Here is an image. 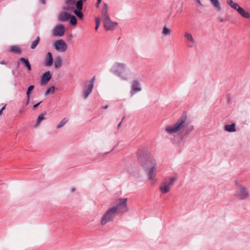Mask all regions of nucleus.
Masks as SVG:
<instances>
[{
	"instance_id": "obj_45",
	"label": "nucleus",
	"mask_w": 250,
	"mask_h": 250,
	"mask_svg": "<svg viewBox=\"0 0 250 250\" xmlns=\"http://www.w3.org/2000/svg\"><path fill=\"white\" fill-rule=\"evenodd\" d=\"M121 123H122V121H121V122H120L119 123V124H118V128H119V127H120V126H121Z\"/></svg>"
},
{
	"instance_id": "obj_13",
	"label": "nucleus",
	"mask_w": 250,
	"mask_h": 250,
	"mask_svg": "<svg viewBox=\"0 0 250 250\" xmlns=\"http://www.w3.org/2000/svg\"><path fill=\"white\" fill-rule=\"evenodd\" d=\"M83 9V6L81 5V1H77V4L76 5V9L73 11V13L77 16L80 19H83V15L82 10Z\"/></svg>"
},
{
	"instance_id": "obj_43",
	"label": "nucleus",
	"mask_w": 250,
	"mask_h": 250,
	"mask_svg": "<svg viewBox=\"0 0 250 250\" xmlns=\"http://www.w3.org/2000/svg\"><path fill=\"white\" fill-rule=\"evenodd\" d=\"M86 0H78V1H81V5L83 6V1H86Z\"/></svg>"
},
{
	"instance_id": "obj_23",
	"label": "nucleus",
	"mask_w": 250,
	"mask_h": 250,
	"mask_svg": "<svg viewBox=\"0 0 250 250\" xmlns=\"http://www.w3.org/2000/svg\"><path fill=\"white\" fill-rule=\"evenodd\" d=\"M62 60L61 57H57L55 59L54 62V66L56 68H59L62 66Z\"/></svg>"
},
{
	"instance_id": "obj_38",
	"label": "nucleus",
	"mask_w": 250,
	"mask_h": 250,
	"mask_svg": "<svg viewBox=\"0 0 250 250\" xmlns=\"http://www.w3.org/2000/svg\"><path fill=\"white\" fill-rule=\"evenodd\" d=\"M30 96H26V104H28L29 103Z\"/></svg>"
},
{
	"instance_id": "obj_20",
	"label": "nucleus",
	"mask_w": 250,
	"mask_h": 250,
	"mask_svg": "<svg viewBox=\"0 0 250 250\" xmlns=\"http://www.w3.org/2000/svg\"><path fill=\"white\" fill-rule=\"evenodd\" d=\"M46 112H44L39 115V116L37 118L36 123L34 125L35 127H37L40 125L41 122L45 119L44 116Z\"/></svg>"
},
{
	"instance_id": "obj_39",
	"label": "nucleus",
	"mask_w": 250,
	"mask_h": 250,
	"mask_svg": "<svg viewBox=\"0 0 250 250\" xmlns=\"http://www.w3.org/2000/svg\"><path fill=\"white\" fill-rule=\"evenodd\" d=\"M40 2L42 4H45L46 3V0H40Z\"/></svg>"
},
{
	"instance_id": "obj_12",
	"label": "nucleus",
	"mask_w": 250,
	"mask_h": 250,
	"mask_svg": "<svg viewBox=\"0 0 250 250\" xmlns=\"http://www.w3.org/2000/svg\"><path fill=\"white\" fill-rule=\"evenodd\" d=\"M65 32L64 27L62 24L56 25L53 29V35L56 37H62Z\"/></svg>"
},
{
	"instance_id": "obj_2",
	"label": "nucleus",
	"mask_w": 250,
	"mask_h": 250,
	"mask_svg": "<svg viewBox=\"0 0 250 250\" xmlns=\"http://www.w3.org/2000/svg\"><path fill=\"white\" fill-rule=\"evenodd\" d=\"M193 126L187 121L186 115L183 114L173 125L167 126L165 130L169 134L180 132L182 135H186L193 130Z\"/></svg>"
},
{
	"instance_id": "obj_46",
	"label": "nucleus",
	"mask_w": 250,
	"mask_h": 250,
	"mask_svg": "<svg viewBox=\"0 0 250 250\" xmlns=\"http://www.w3.org/2000/svg\"><path fill=\"white\" fill-rule=\"evenodd\" d=\"M6 105L3 106L0 110H2V111L5 108Z\"/></svg>"
},
{
	"instance_id": "obj_32",
	"label": "nucleus",
	"mask_w": 250,
	"mask_h": 250,
	"mask_svg": "<svg viewBox=\"0 0 250 250\" xmlns=\"http://www.w3.org/2000/svg\"><path fill=\"white\" fill-rule=\"evenodd\" d=\"M101 21H102V20L100 17H96L95 18V23H96L95 30H97V29H98V28L100 26V24Z\"/></svg>"
},
{
	"instance_id": "obj_5",
	"label": "nucleus",
	"mask_w": 250,
	"mask_h": 250,
	"mask_svg": "<svg viewBox=\"0 0 250 250\" xmlns=\"http://www.w3.org/2000/svg\"><path fill=\"white\" fill-rule=\"evenodd\" d=\"M108 11V4L106 3H104V6L101 11V17H100L104 23V28L107 30H109V15Z\"/></svg>"
},
{
	"instance_id": "obj_51",
	"label": "nucleus",
	"mask_w": 250,
	"mask_h": 250,
	"mask_svg": "<svg viewBox=\"0 0 250 250\" xmlns=\"http://www.w3.org/2000/svg\"><path fill=\"white\" fill-rule=\"evenodd\" d=\"M22 112V110H20V111H19V112H20V113H21Z\"/></svg>"
},
{
	"instance_id": "obj_16",
	"label": "nucleus",
	"mask_w": 250,
	"mask_h": 250,
	"mask_svg": "<svg viewBox=\"0 0 250 250\" xmlns=\"http://www.w3.org/2000/svg\"><path fill=\"white\" fill-rule=\"evenodd\" d=\"M184 36L187 41L189 42L188 47H193L195 44V41L191 34L188 32H185Z\"/></svg>"
},
{
	"instance_id": "obj_3",
	"label": "nucleus",
	"mask_w": 250,
	"mask_h": 250,
	"mask_svg": "<svg viewBox=\"0 0 250 250\" xmlns=\"http://www.w3.org/2000/svg\"><path fill=\"white\" fill-rule=\"evenodd\" d=\"M127 198H121L116 201V205L110 208V221L113 219V214L126 212L128 211Z\"/></svg>"
},
{
	"instance_id": "obj_4",
	"label": "nucleus",
	"mask_w": 250,
	"mask_h": 250,
	"mask_svg": "<svg viewBox=\"0 0 250 250\" xmlns=\"http://www.w3.org/2000/svg\"><path fill=\"white\" fill-rule=\"evenodd\" d=\"M112 72L116 76L120 77L123 80L128 79L127 68L126 65L123 63L116 62L112 66Z\"/></svg>"
},
{
	"instance_id": "obj_11",
	"label": "nucleus",
	"mask_w": 250,
	"mask_h": 250,
	"mask_svg": "<svg viewBox=\"0 0 250 250\" xmlns=\"http://www.w3.org/2000/svg\"><path fill=\"white\" fill-rule=\"evenodd\" d=\"M141 84L138 80H134L132 82L130 95L133 96L134 94L141 91Z\"/></svg>"
},
{
	"instance_id": "obj_17",
	"label": "nucleus",
	"mask_w": 250,
	"mask_h": 250,
	"mask_svg": "<svg viewBox=\"0 0 250 250\" xmlns=\"http://www.w3.org/2000/svg\"><path fill=\"white\" fill-rule=\"evenodd\" d=\"M109 221V208H108L102 218L101 224L102 225H105Z\"/></svg>"
},
{
	"instance_id": "obj_42",
	"label": "nucleus",
	"mask_w": 250,
	"mask_h": 250,
	"mask_svg": "<svg viewBox=\"0 0 250 250\" xmlns=\"http://www.w3.org/2000/svg\"><path fill=\"white\" fill-rule=\"evenodd\" d=\"M197 2L201 6H203L200 0H197Z\"/></svg>"
},
{
	"instance_id": "obj_24",
	"label": "nucleus",
	"mask_w": 250,
	"mask_h": 250,
	"mask_svg": "<svg viewBox=\"0 0 250 250\" xmlns=\"http://www.w3.org/2000/svg\"><path fill=\"white\" fill-rule=\"evenodd\" d=\"M211 3L214 6L215 8L218 11H220L221 9V7L220 6V2L218 0H210Z\"/></svg>"
},
{
	"instance_id": "obj_41",
	"label": "nucleus",
	"mask_w": 250,
	"mask_h": 250,
	"mask_svg": "<svg viewBox=\"0 0 250 250\" xmlns=\"http://www.w3.org/2000/svg\"><path fill=\"white\" fill-rule=\"evenodd\" d=\"M108 152H105V153H103H103H102H102H99V154H98V156H104V155H105V154H108Z\"/></svg>"
},
{
	"instance_id": "obj_18",
	"label": "nucleus",
	"mask_w": 250,
	"mask_h": 250,
	"mask_svg": "<svg viewBox=\"0 0 250 250\" xmlns=\"http://www.w3.org/2000/svg\"><path fill=\"white\" fill-rule=\"evenodd\" d=\"M20 62L22 63L24 66L27 68L28 71H31L32 69L31 65L30 62L27 58H21L19 59Z\"/></svg>"
},
{
	"instance_id": "obj_9",
	"label": "nucleus",
	"mask_w": 250,
	"mask_h": 250,
	"mask_svg": "<svg viewBox=\"0 0 250 250\" xmlns=\"http://www.w3.org/2000/svg\"><path fill=\"white\" fill-rule=\"evenodd\" d=\"M53 47L57 51L62 52L67 49V45L63 40L61 39L55 42Z\"/></svg>"
},
{
	"instance_id": "obj_33",
	"label": "nucleus",
	"mask_w": 250,
	"mask_h": 250,
	"mask_svg": "<svg viewBox=\"0 0 250 250\" xmlns=\"http://www.w3.org/2000/svg\"><path fill=\"white\" fill-rule=\"evenodd\" d=\"M118 26V23L116 22H113L110 21V31L113 30Z\"/></svg>"
},
{
	"instance_id": "obj_31",
	"label": "nucleus",
	"mask_w": 250,
	"mask_h": 250,
	"mask_svg": "<svg viewBox=\"0 0 250 250\" xmlns=\"http://www.w3.org/2000/svg\"><path fill=\"white\" fill-rule=\"evenodd\" d=\"M54 90H55V87L54 86H52L50 87V88H47L44 93V95L47 96L50 93L53 94L54 93Z\"/></svg>"
},
{
	"instance_id": "obj_15",
	"label": "nucleus",
	"mask_w": 250,
	"mask_h": 250,
	"mask_svg": "<svg viewBox=\"0 0 250 250\" xmlns=\"http://www.w3.org/2000/svg\"><path fill=\"white\" fill-rule=\"evenodd\" d=\"M53 63V58L51 52H48L46 53L45 59L44 62V65L45 66H51Z\"/></svg>"
},
{
	"instance_id": "obj_14",
	"label": "nucleus",
	"mask_w": 250,
	"mask_h": 250,
	"mask_svg": "<svg viewBox=\"0 0 250 250\" xmlns=\"http://www.w3.org/2000/svg\"><path fill=\"white\" fill-rule=\"evenodd\" d=\"M52 78V74H51L49 71H47L44 73L41 79V84L42 85H44L48 82Z\"/></svg>"
},
{
	"instance_id": "obj_1",
	"label": "nucleus",
	"mask_w": 250,
	"mask_h": 250,
	"mask_svg": "<svg viewBox=\"0 0 250 250\" xmlns=\"http://www.w3.org/2000/svg\"><path fill=\"white\" fill-rule=\"evenodd\" d=\"M138 161L146 172L148 179L152 184L156 182V177L157 163L156 160L151 156L143 153L138 157Z\"/></svg>"
},
{
	"instance_id": "obj_50",
	"label": "nucleus",
	"mask_w": 250,
	"mask_h": 250,
	"mask_svg": "<svg viewBox=\"0 0 250 250\" xmlns=\"http://www.w3.org/2000/svg\"><path fill=\"white\" fill-rule=\"evenodd\" d=\"M2 113V110H0V115Z\"/></svg>"
},
{
	"instance_id": "obj_40",
	"label": "nucleus",
	"mask_w": 250,
	"mask_h": 250,
	"mask_svg": "<svg viewBox=\"0 0 250 250\" xmlns=\"http://www.w3.org/2000/svg\"><path fill=\"white\" fill-rule=\"evenodd\" d=\"M218 20L220 22H222L224 21V19L223 18H221V17H219L218 18Z\"/></svg>"
},
{
	"instance_id": "obj_10",
	"label": "nucleus",
	"mask_w": 250,
	"mask_h": 250,
	"mask_svg": "<svg viewBox=\"0 0 250 250\" xmlns=\"http://www.w3.org/2000/svg\"><path fill=\"white\" fill-rule=\"evenodd\" d=\"M88 83V81H86L84 83V86L82 93V97L83 99H85L88 97L93 88V84H87Z\"/></svg>"
},
{
	"instance_id": "obj_26",
	"label": "nucleus",
	"mask_w": 250,
	"mask_h": 250,
	"mask_svg": "<svg viewBox=\"0 0 250 250\" xmlns=\"http://www.w3.org/2000/svg\"><path fill=\"white\" fill-rule=\"evenodd\" d=\"M40 38L38 36L37 37L36 40L33 41L32 42L30 48L32 49H35L37 47V46L38 45V44L40 42Z\"/></svg>"
},
{
	"instance_id": "obj_7",
	"label": "nucleus",
	"mask_w": 250,
	"mask_h": 250,
	"mask_svg": "<svg viewBox=\"0 0 250 250\" xmlns=\"http://www.w3.org/2000/svg\"><path fill=\"white\" fill-rule=\"evenodd\" d=\"M235 195L240 200H244L249 196V193L244 187L240 186L236 192Z\"/></svg>"
},
{
	"instance_id": "obj_28",
	"label": "nucleus",
	"mask_w": 250,
	"mask_h": 250,
	"mask_svg": "<svg viewBox=\"0 0 250 250\" xmlns=\"http://www.w3.org/2000/svg\"><path fill=\"white\" fill-rule=\"evenodd\" d=\"M171 31L166 26H165L162 30V34L164 36H167L170 34Z\"/></svg>"
},
{
	"instance_id": "obj_37",
	"label": "nucleus",
	"mask_w": 250,
	"mask_h": 250,
	"mask_svg": "<svg viewBox=\"0 0 250 250\" xmlns=\"http://www.w3.org/2000/svg\"><path fill=\"white\" fill-rule=\"evenodd\" d=\"M102 0H97L96 3L95 4V6L96 7L98 8L99 5L101 2Z\"/></svg>"
},
{
	"instance_id": "obj_8",
	"label": "nucleus",
	"mask_w": 250,
	"mask_h": 250,
	"mask_svg": "<svg viewBox=\"0 0 250 250\" xmlns=\"http://www.w3.org/2000/svg\"><path fill=\"white\" fill-rule=\"evenodd\" d=\"M65 6L63 7L62 9L68 12H73L75 10L77 1L76 0H66L64 1Z\"/></svg>"
},
{
	"instance_id": "obj_19",
	"label": "nucleus",
	"mask_w": 250,
	"mask_h": 250,
	"mask_svg": "<svg viewBox=\"0 0 250 250\" xmlns=\"http://www.w3.org/2000/svg\"><path fill=\"white\" fill-rule=\"evenodd\" d=\"M70 18V15L66 12H62L58 16V20L63 22L67 21Z\"/></svg>"
},
{
	"instance_id": "obj_25",
	"label": "nucleus",
	"mask_w": 250,
	"mask_h": 250,
	"mask_svg": "<svg viewBox=\"0 0 250 250\" xmlns=\"http://www.w3.org/2000/svg\"><path fill=\"white\" fill-rule=\"evenodd\" d=\"M163 184V186L160 187V189L163 193H166L169 191L170 188L164 182Z\"/></svg>"
},
{
	"instance_id": "obj_27",
	"label": "nucleus",
	"mask_w": 250,
	"mask_h": 250,
	"mask_svg": "<svg viewBox=\"0 0 250 250\" xmlns=\"http://www.w3.org/2000/svg\"><path fill=\"white\" fill-rule=\"evenodd\" d=\"M10 51L16 53H20L21 52V49L17 46H11L10 48Z\"/></svg>"
},
{
	"instance_id": "obj_36",
	"label": "nucleus",
	"mask_w": 250,
	"mask_h": 250,
	"mask_svg": "<svg viewBox=\"0 0 250 250\" xmlns=\"http://www.w3.org/2000/svg\"><path fill=\"white\" fill-rule=\"evenodd\" d=\"M42 102V101H41L39 103L36 104H35L33 106V109H36L39 105Z\"/></svg>"
},
{
	"instance_id": "obj_6",
	"label": "nucleus",
	"mask_w": 250,
	"mask_h": 250,
	"mask_svg": "<svg viewBox=\"0 0 250 250\" xmlns=\"http://www.w3.org/2000/svg\"><path fill=\"white\" fill-rule=\"evenodd\" d=\"M227 3L231 8L237 11L242 17L250 19V14L246 11L237 3L234 2L232 0H228Z\"/></svg>"
},
{
	"instance_id": "obj_34",
	"label": "nucleus",
	"mask_w": 250,
	"mask_h": 250,
	"mask_svg": "<svg viewBox=\"0 0 250 250\" xmlns=\"http://www.w3.org/2000/svg\"><path fill=\"white\" fill-rule=\"evenodd\" d=\"M34 85H31L28 86L27 90L26 92V96H30V91L33 90L34 88Z\"/></svg>"
},
{
	"instance_id": "obj_21",
	"label": "nucleus",
	"mask_w": 250,
	"mask_h": 250,
	"mask_svg": "<svg viewBox=\"0 0 250 250\" xmlns=\"http://www.w3.org/2000/svg\"><path fill=\"white\" fill-rule=\"evenodd\" d=\"M224 130L229 132H234L236 130L235 125L234 124L225 125L224 126Z\"/></svg>"
},
{
	"instance_id": "obj_29",
	"label": "nucleus",
	"mask_w": 250,
	"mask_h": 250,
	"mask_svg": "<svg viewBox=\"0 0 250 250\" xmlns=\"http://www.w3.org/2000/svg\"><path fill=\"white\" fill-rule=\"evenodd\" d=\"M68 122V120L66 118H63L60 123L56 126V128L59 129L62 126Z\"/></svg>"
},
{
	"instance_id": "obj_44",
	"label": "nucleus",
	"mask_w": 250,
	"mask_h": 250,
	"mask_svg": "<svg viewBox=\"0 0 250 250\" xmlns=\"http://www.w3.org/2000/svg\"><path fill=\"white\" fill-rule=\"evenodd\" d=\"M108 107V105H106L103 107V108L104 109H107Z\"/></svg>"
},
{
	"instance_id": "obj_48",
	"label": "nucleus",
	"mask_w": 250,
	"mask_h": 250,
	"mask_svg": "<svg viewBox=\"0 0 250 250\" xmlns=\"http://www.w3.org/2000/svg\"><path fill=\"white\" fill-rule=\"evenodd\" d=\"M75 191V188H72L71 189V191L72 192H74Z\"/></svg>"
},
{
	"instance_id": "obj_49",
	"label": "nucleus",
	"mask_w": 250,
	"mask_h": 250,
	"mask_svg": "<svg viewBox=\"0 0 250 250\" xmlns=\"http://www.w3.org/2000/svg\"><path fill=\"white\" fill-rule=\"evenodd\" d=\"M19 65H20V62H18V63H17V66L18 67L19 66Z\"/></svg>"
},
{
	"instance_id": "obj_35",
	"label": "nucleus",
	"mask_w": 250,
	"mask_h": 250,
	"mask_svg": "<svg viewBox=\"0 0 250 250\" xmlns=\"http://www.w3.org/2000/svg\"><path fill=\"white\" fill-rule=\"evenodd\" d=\"M95 80V77H93L90 81H88L87 84H92L94 85V82Z\"/></svg>"
},
{
	"instance_id": "obj_22",
	"label": "nucleus",
	"mask_w": 250,
	"mask_h": 250,
	"mask_svg": "<svg viewBox=\"0 0 250 250\" xmlns=\"http://www.w3.org/2000/svg\"><path fill=\"white\" fill-rule=\"evenodd\" d=\"M177 180V178L175 177H172L170 178H168L167 179H166L164 183L166 184L170 188L171 186H172L174 182Z\"/></svg>"
},
{
	"instance_id": "obj_47",
	"label": "nucleus",
	"mask_w": 250,
	"mask_h": 250,
	"mask_svg": "<svg viewBox=\"0 0 250 250\" xmlns=\"http://www.w3.org/2000/svg\"><path fill=\"white\" fill-rule=\"evenodd\" d=\"M0 63L2 64H5L6 63L4 61H2V62H0Z\"/></svg>"
},
{
	"instance_id": "obj_30",
	"label": "nucleus",
	"mask_w": 250,
	"mask_h": 250,
	"mask_svg": "<svg viewBox=\"0 0 250 250\" xmlns=\"http://www.w3.org/2000/svg\"><path fill=\"white\" fill-rule=\"evenodd\" d=\"M70 22L71 24L72 25H76L77 23L76 18L74 15H72V16H70Z\"/></svg>"
}]
</instances>
